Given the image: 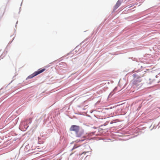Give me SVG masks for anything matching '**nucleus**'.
<instances>
[{
    "mask_svg": "<svg viewBox=\"0 0 160 160\" xmlns=\"http://www.w3.org/2000/svg\"><path fill=\"white\" fill-rule=\"evenodd\" d=\"M78 147V146H74L73 147V148L72 149V150H73V149H75V148H77V147Z\"/></svg>",
    "mask_w": 160,
    "mask_h": 160,
    "instance_id": "obj_8",
    "label": "nucleus"
},
{
    "mask_svg": "<svg viewBox=\"0 0 160 160\" xmlns=\"http://www.w3.org/2000/svg\"><path fill=\"white\" fill-rule=\"evenodd\" d=\"M5 12V9L4 10H2L1 9H0V16H2Z\"/></svg>",
    "mask_w": 160,
    "mask_h": 160,
    "instance_id": "obj_6",
    "label": "nucleus"
},
{
    "mask_svg": "<svg viewBox=\"0 0 160 160\" xmlns=\"http://www.w3.org/2000/svg\"><path fill=\"white\" fill-rule=\"evenodd\" d=\"M79 130V127L78 126L72 125L70 128V130L71 131H74L76 133H77Z\"/></svg>",
    "mask_w": 160,
    "mask_h": 160,
    "instance_id": "obj_3",
    "label": "nucleus"
},
{
    "mask_svg": "<svg viewBox=\"0 0 160 160\" xmlns=\"http://www.w3.org/2000/svg\"><path fill=\"white\" fill-rule=\"evenodd\" d=\"M45 68H43L42 69H39L38 70V71H36L34 72L32 74L30 75L29 76H28V78L27 79H30L32 78L33 77L37 76V75L39 74L40 73H41L45 71Z\"/></svg>",
    "mask_w": 160,
    "mask_h": 160,
    "instance_id": "obj_2",
    "label": "nucleus"
},
{
    "mask_svg": "<svg viewBox=\"0 0 160 160\" xmlns=\"http://www.w3.org/2000/svg\"><path fill=\"white\" fill-rule=\"evenodd\" d=\"M121 4V2L119 0L118 1L115 6V8L116 9L117 8L120 6Z\"/></svg>",
    "mask_w": 160,
    "mask_h": 160,
    "instance_id": "obj_5",
    "label": "nucleus"
},
{
    "mask_svg": "<svg viewBox=\"0 0 160 160\" xmlns=\"http://www.w3.org/2000/svg\"><path fill=\"white\" fill-rule=\"evenodd\" d=\"M134 78L133 80V85L139 88L142 85V83L141 77L138 73H135L133 75Z\"/></svg>",
    "mask_w": 160,
    "mask_h": 160,
    "instance_id": "obj_1",
    "label": "nucleus"
},
{
    "mask_svg": "<svg viewBox=\"0 0 160 160\" xmlns=\"http://www.w3.org/2000/svg\"><path fill=\"white\" fill-rule=\"evenodd\" d=\"M83 153H81V155Z\"/></svg>",
    "mask_w": 160,
    "mask_h": 160,
    "instance_id": "obj_9",
    "label": "nucleus"
},
{
    "mask_svg": "<svg viewBox=\"0 0 160 160\" xmlns=\"http://www.w3.org/2000/svg\"><path fill=\"white\" fill-rule=\"evenodd\" d=\"M76 136L78 137H82L84 138L83 139H82L81 140H79L80 141H82L85 139V138H86V136H83V133L82 132H78L77 133H76Z\"/></svg>",
    "mask_w": 160,
    "mask_h": 160,
    "instance_id": "obj_4",
    "label": "nucleus"
},
{
    "mask_svg": "<svg viewBox=\"0 0 160 160\" xmlns=\"http://www.w3.org/2000/svg\"><path fill=\"white\" fill-rule=\"evenodd\" d=\"M134 5H132L130 6V5H128L126 7V8L128 7V8H130L131 7H132V6H133Z\"/></svg>",
    "mask_w": 160,
    "mask_h": 160,
    "instance_id": "obj_7",
    "label": "nucleus"
}]
</instances>
